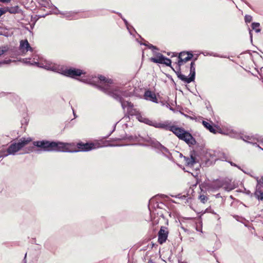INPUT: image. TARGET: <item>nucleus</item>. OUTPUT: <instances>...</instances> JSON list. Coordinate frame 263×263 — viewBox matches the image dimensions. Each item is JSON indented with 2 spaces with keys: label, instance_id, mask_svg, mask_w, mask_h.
I'll return each mask as SVG.
<instances>
[{
  "label": "nucleus",
  "instance_id": "obj_1",
  "mask_svg": "<svg viewBox=\"0 0 263 263\" xmlns=\"http://www.w3.org/2000/svg\"><path fill=\"white\" fill-rule=\"evenodd\" d=\"M87 83L92 85H96L97 83L100 82V87L101 88L107 93L110 96L120 102L122 107L123 109H127V112L130 116H135L136 118L140 122L146 124L148 119L146 117L142 115L141 112L136 108L134 107L133 104L127 101H124L123 97H128L130 96V93L126 91H121L117 88H113L110 85L112 83L111 80H106V78L102 76L99 77H92L91 79H86L81 80Z\"/></svg>",
  "mask_w": 263,
  "mask_h": 263
},
{
  "label": "nucleus",
  "instance_id": "obj_2",
  "mask_svg": "<svg viewBox=\"0 0 263 263\" xmlns=\"http://www.w3.org/2000/svg\"><path fill=\"white\" fill-rule=\"evenodd\" d=\"M36 57V55H34L33 58V60L31 62L30 61V59H25L24 60V61L26 63H29L31 65H36L39 67L57 72L64 76L71 78H74L77 76H80L81 75L85 73L83 70L79 69L69 68L63 70L59 65H56L46 60L38 62L35 61L37 60Z\"/></svg>",
  "mask_w": 263,
  "mask_h": 263
},
{
  "label": "nucleus",
  "instance_id": "obj_3",
  "mask_svg": "<svg viewBox=\"0 0 263 263\" xmlns=\"http://www.w3.org/2000/svg\"><path fill=\"white\" fill-rule=\"evenodd\" d=\"M33 144L34 146L40 148V149L43 151H56L62 152H73L71 148L72 145L68 143L50 142L47 140H42L34 141Z\"/></svg>",
  "mask_w": 263,
  "mask_h": 263
},
{
  "label": "nucleus",
  "instance_id": "obj_4",
  "mask_svg": "<svg viewBox=\"0 0 263 263\" xmlns=\"http://www.w3.org/2000/svg\"><path fill=\"white\" fill-rule=\"evenodd\" d=\"M193 54L192 53H190L188 52H181L179 54L178 57V60L177 63V65L179 67H180L181 65L183 64L184 63L189 61L193 58ZM190 77L189 78L187 77L184 74H182L180 71V68H179V70L177 72H176L177 77L182 81L186 83H190L191 82L193 81L195 78V62H192L190 64Z\"/></svg>",
  "mask_w": 263,
  "mask_h": 263
},
{
  "label": "nucleus",
  "instance_id": "obj_5",
  "mask_svg": "<svg viewBox=\"0 0 263 263\" xmlns=\"http://www.w3.org/2000/svg\"><path fill=\"white\" fill-rule=\"evenodd\" d=\"M170 131L172 132L180 139L184 141L187 144H194L196 142L192 135L181 127L172 125Z\"/></svg>",
  "mask_w": 263,
  "mask_h": 263
},
{
  "label": "nucleus",
  "instance_id": "obj_6",
  "mask_svg": "<svg viewBox=\"0 0 263 263\" xmlns=\"http://www.w3.org/2000/svg\"><path fill=\"white\" fill-rule=\"evenodd\" d=\"M32 139L30 137L24 138L23 137L21 138L17 142H15L12 143L8 148V152L9 154L10 155H14L26 146L28 144H29Z\"/></svg>",
  "mask_w": 263,
  "mask_h": 263
},
{
  "label": "nucleus",
  "instance_id": "obj_7",
  "mask_svg": "<svg viewBox=\"0 0 263 263\" xmlns=\"http://www.w3.org/2000/svg\"><path fill=\"white\" fill-rule=\"evenodd\" d=\"M72 145L71 147V148L73 151L72 152H78L79 151H89L92 149L98 148L99 147H102L101 145L99 143H84L82 142H80L77 143V147L78 149H76L74 147V143H70Z\"/></svg>",
  "mask_w": 263,
  "mask_h": 263
},
{
  "label": "nucleus",
  "instance_id": "obj_8",
  "mask_svg": "<svg viewBox=\"0 0 263 263\" xmlns=\"http://www.w3.org/2000/svg\"><path fill=\"white\" fill-rule=\"evenodd\" d=\"M146 124L150 126H154L156 128L164 129L165 130H171L172 124L168 121H164L163 122H157L155 121H153L148 118L146 121Z\"/></svg>",
  "mask_w": 263,
  "mask_h": 263
},
{
  "label": "nucleus",
  "instance_id": "obj_9",
  "mask_svg": "<svg viewBox=\"0 0 263 263\" xmlns=\"http://www.w3.org/2000/svg\"><path fill=\"white\" fill-rule=\"evenodd\" d=\"M150 60L155 63L163 64L167 66L171 65V60L160 53H157L155 57L151 58Z\"/></svg>",
  "mask_w": 263,
  "mask_h": 263
},
{
  "label": "nucleus",
  "instance_id": "obj_10",
  "mask_svg": "<svg viewBox=\"0 0 263 263\" xmlns=\"http://www.w3.org/2000/svg\"><path fill=\"white\" fill-rule=\"evenodd\" d=\"M168 232L165 227H162L158 232V242L160 244L165 242L168 237Z\"/></svg>",
  "mask_w": 263,
  "mask_h": 263
},
{
  "label": "nucleus",
  "instance_id": "obj_11",
  "mask_svg": "<svg viewBox=\"0 0 263 263\" xmlns=\"http://www.w3.org/2000/svg\"><path fill=\"white\" fill-rule=\"evenodd\" d=\"M19 49L22 53V54H25L28 51L33 52V50L27 40H21L20 41Z\"/></svg>",
  "mask_w": 263,
  "mask_h": 263
},
{
  "label": "nucleus",
  "instance_id": "obj_12",
  "mask_svg": "<svg viewBox=\"0 0 263 263\" xmlns=\"http://www.w3.org/2000/svg\"><path fill=\"white\" fill-rule=\"evenodd\" d=\"M225 183L223 181L221 180H216L212 182L209 183L207 184L208 189L212 191H216L219 189L222 186H224Z\"/></svg>",
  "mask_w": 263,
  "mask_h": 263
},
{
  "label": "nucleus",
  "instance_id": "obj_13",
  "mask_svg": "<svg viewBox=\"0 0 263 263\" xmlns=\"http://www.w3.org/2000/svg\"><path fill=\"white\" fill-rule=\"evenodd\" d=\"M144 97L146 100L151 101L153 102H157V99L156 95L151 91H146L144 93Z\"/></svg>",
  "mask_w": 263,
  "mask_h": 263
},
{
  "label": "nucleus",
  "instance_id": "obj_14",
  "mask_svg": "<svg viewBox=\"0 0 263 263\" xmlns=\"http://www.w3.org/2000/svg\"><path fill=\"white\" fill-rule=\"evenodd\" d=\"M213 123L212 121H202V124L204 127L208 129L211 133L215 134L216 133V130L212 125Z\"/></svg>",
  "mask_w": 263,
  "mask_h": 263
},
{
  "label": "nucleus",
  "instance_id": "obj_15",
  "mask_svg": "<svg viewBox=\"0 0 263 263\" xmlns=\"http://www.w3.org/2000/svg\"><path fill=\"white\" fill-rule=\"evenodd\" d=\"M261 180H257V185L256 186V190L255 192V197L259 200H263V192L260 190V183Z\"/></svg>",
  "mask_w": 263,
  "mask_h": 263
},
{
  "label": "nucleus",
  "instance_id": "obj_16",
  "mask_svg": "<svg viewBox=\"0 0 263 263\" xmlns=\"http://www.w3.org/2000/svg\"><path fill=\"white\" fill-rule=\"evenodd\" d=\"M59 13L62 14L63 17L68 19V20H72L77 18V13L74 12H67L66 13H62L59 12Z\"/></svg>",
  "mask_w": 263,
  "mask_h": 263
},
{
  "label": "nucleus",
  "instance_id": "obj_17",
  "mask_svg": "<svg viewBox=\"0 0 263 263\" xmlns=\"http://www.w3.org/2000/svg\"><path fill=\"white\" fill-rule=\"evenodd\" d=\"M185 163L189 166H192L194 163H196L195 158L191 155L190 157H184Z\"/></svg>",
  "mask_w": 263,
  "mask_h": 263
},
{
  "label": "nucleus",
  "instance_id": "obj_18",
  "mask_svg": "<svg viewBox=\"0 0 263 263\" xmlns=\"http://www.w3.org/2000/svg\"><path fill=\"white\" fill-rule=\"evenodd\" d=\"M6 12H9L11 14H15L18 12L19 8L17 6H15L14 7H7L4 8Z\"/></svg>",
  "mask_w": 263,
  "mask_h": 263
},
{
  "label": "nucleus",
  "instance_id": "obj_19",
  "mask_svg": "<svg viewBox=\"0 0 263 263\" xmlns=\"http://www.w3.org/2000/svg\"><path fill=\"white\" fill-rule=\"evenodd\" d=\"M10 155L8 152V148L5 149L4 147L0 148V158L6 157Z\"/></svg>",
  "mask_w": 263,
  "mask_h": 263
},
{
  "label": "nucleus",
  "instance_id": "obj_20",
  "mask_svg": "<svg viewBox=\"0 0 263 263\" xmlns=\"http://www.w3.org/2000/svg\"><path fill=\"white\" fill-rule=\"evenodd\" d=\"M260 24L258 23H253L252 24V28L255 30L256 32L259 33L260 32V29L259 28Z\"/></svg>",
  "mask_w": 263,
  "mask_h": 263
},
{
  "label": "nucleus",
  "instance_id": "obj_21",
  "mask_svg": "<svg viewBox=\"0 0 263 263\" xmlns=\"http://www.w3.org/2000/svg\"><path fill=\"white\" fill-rule=\"evenodd\" d=\"M224 183H225V185L222 186V187H223L225 191H230L234 189L233 186L231 184L227 183L226 181H224Z\"/></svg>",
  "mask_w": 263,
  "mask_h": 263
},
{
  "label": "nucleus",
  "instance_id": "obj_22",
  "mask_svg": "<svg viewBox=\"0 0 263 263\" xmlns=\"http://www.w3.org/2000/svg\"><path fill=\"white\" fill-rule=\"evenodd\" d=\"M199 199L203 203H205L208 200V198L204 195H200L199 197Z\"/></svg>",
  "mask_w": 263,
  "mask_h": 263
},
{
  "label": "nucleus",
  "instance_id": "obj_23",
  "mask_svg": "<svg viewBox=\"0 0 263 263\" xmlns=\"http://www.w3.org/2000/svg\"><path fill=\"white\" fill-rule=\"evenodd\" d=\"M8 50V48L6 47H0V55L3 54Z\"/></svg>",
  "mask_w": 263,
  "mask_h": 263
},
{
  "label": "nucleus",
  "instance_id": "obj_24",
  "mask_svg": "<svg viewBox=\"0 0 263 263\" xmlns=\"http://www.w3.org/2000/svg\"><path fill=\"white\" fill-rule=\"evenodd\" d=\"M245 22L246 23H250L252 20V17L249 15H246L245 17Z\"/></svg>",
  "mask_w": 263,
  "mask_h": 263
},
{
  "label": "nucleus",
  "instance_id": "obj_25",
  "mask_svg": "<svg viewBox=\"0 0 263 263\" xmlns=\"http://www.w3.org/2000/svg\"><path fill=\"white\" fill-rule=\"evenodd\" d=\"M243 140L249 143H252V141H250L251 140V137H250V136H245L244 138H243Z\"/></svg>",
  "mask_w": 263,
  "mask_h": 263
},
{
  "label": "nucleus",
  "instance_id": "obj_26",
  "mask_svg": "<svg viewBox=\"0 0 263 263\" xmlns=\"http://www.w3.org/2000/svg\"><path fill=\"white\" fill-rule=\"evenodd\" d=\"M5 13H6V11H5V9L3 8H0V17H1V16H2Z\"/></svg>",
  "mask_w": 263,
  "mask_h": 263
},
{
  "label": "nucleus",
  "instance_id": "obj_27",
  "mask_svg": "<svg viewBox=\"0 0 263 263\" xmlns=\"http://www.w3.org/2000/svg\"><path fill=\"white\" fill-rule=\"evenodd\" d=\"M160 149L161 151L164 153V152H167V149L166 148H165V147H164L163 146H162L161 145H160Z\"/></svg>",
  "mask_w": 263,
  "mask_h": 263
},
{
  "label": "nucleus",
  "instance_id": "obj_28",
  "mask_svg": "<svg viewBox=\"0 0 263 263\" xmlns=\"http://www.w3.org/2000/svg\"><path fill=\"white\" fill-rule=\"evenodd\" d=\"M144 45H145V46H147L149 48H152L153 49H157V48L155 46H154L153 45H152L151 44L147 45L146 44H144Z\"/></svg>",
  "mask_w": 263,
  "mask_h": 263
},
{
  "label": "nucleus",
  "instance_id": "obj_29",
  "mask_svg": "<svg viewBox=\"0 0 263 263\" xmlns=\"http://www.w3.org/2000/svg\"><path fill=\"white\" fill-rule=\"evenodd\" d=\"M221 159H222V160H224L228 162L229 161L228 157L225 154H223V156L222 157H221Z\"/></svg>",
  "mask_w": 263,
  "mask_h": 263
},
{
  "label": "nucleus",
  "instance_id": "obj_30",
  "mask_svg": "<svg viewBox=\"0 0 263 263\" xmlns=\"http://www.w3.org/2000/svg\"><path fill=\"white\" fill-rule=\"evenodd\" d=\"M122 19L124 21V23H125V25L126 26V27H127V29L129 30V25L128 24L127 21L125 19H124V18H122Z\"/></svg>",
  "mask_w": 263,
  "mask_h": 263
},
{
  "label": "nucleus",
  "instance_id": "obj_31",
  "mask_svg": "<svg viewBox=\"0 0 263 263\" xmlns=\"http://www.w3.org/2000/svg\"><path fill=\"white\" fill-rule=\"evenodd\" d=\"M12 0H0V2L3 3H9Z\"/></svg>",
  "mask_w": 263,
  "mask_h": 263
},
{
  "label": "nucleus",
  "instance_id": "obj_32",
  "mask_svg": "<svg viewBox=\"0 0 263 263\" xmlns=\"http://www.w3.org/2000/svg\"><path fill=\"white\" fill-rule=\"evenodd\" d=\"M230 164L232 165V166H235V167H238V168H240V167L237 165H236V164H235L234 163L231 162V161H228Z\"/></svg>",
  "mask_w": 263,
  "mask_h": 263
},
{
  "label": "nucleus",
  "instance_id": "obj_33",
  "mask_svg": "<svg viewBox=\"0 0 263 263\" xmlns=\"http://www.w3.org/2000/svg\"><path fill=\"white\" fill-rule=\"evenodd\" d=\"M0 34L1 35H5V34L4 32L2 31H0Z\"/></svg>",
  "mask_w": 263,
  "mask_h": 263
},
{
  "label": "nucleus",
  "instance_id": "obj_34",
  "mask_svg": "<svg viewBox=\"0 0 263 263\" xmlns=\"http://www.w3.org/2000/svg\"><path fill=\"white\" fill-rule=\"evenodd\" d=\"M147 263H155L154 261H153L152 260H149Z\"/></svg>",
  "mask_w": 263,
  "mask_h": 263
},
{
  "label": "nucleus",
  "instance_id": "obj_35",
  "mask_svg": "<svg viewBox=\"0 0 263 263\" xmlns=\"http://www.w3.org/2000/svg\"><path fill=\"white\" fill-rule=\"evenodd\" d=\"M196 230H197V231H200V232H202L201 230L200 229H198V228H197V227H196Z\"/></svg>",
  "mask_w": 263,
  "mask_h": 263
},
{
  "label": "nucleus",
  "instance_id": "obj_36",
  "mask_svg": "<svg viewBox=\"0 0 263 263\" xmlns=\"http://www.w3.org/2000/svg\"><path fill=\"white\" fill-rule=\"evenodd\" d=\"M250 36H251V38L252 39V33H251V31H250Z\"/></svg>",
  "mask_w": 263,
  "mask_h": 263
},
{
  "label": "nucleus",
  "instance_id": "obj_37",
  "mask_svg": "<svg viewBox=\"0 0 263 263\" xmlns=\"http://www.w3.org/2000/svg\"><path fill=\"white\" fill-rule=\"evenodd\" d=\"M179 263H186V262H184V261H181V262H179Z\"/></svg>",
  "mask_w": 263,
  "mask_h": 263
},
{
  "label": "nucleus",
  "instance_id": "obj_38",
  "mask_svg": "<svg viewBox=\"0 0 263 263\" xmlns=\"http://www.w3.org/2000/svg\"><path fill=\"white\" fill-rule=\"evenodd\" d=\"M33 147L31 148V149L29 150L30 151H32Z\"/></svg>",
  "mask_w": 263,
  "mask_h": 263
},
{
  "label": "nucleus",
  "instance_id": "obj_39",
  "mask_svg": "<svg viewBox=\"0 0 263 263\" xmlns=\"http://www.w3.org/2000/svg\"><path fill=\"white\" fill-rule=\"evenodd\" d=\"M73 115L75 116V114H74V112L73 110Z\"/></svg>",
  "mask_w": 263,
  "mask_h": 263
},
{
  "label": "nucleus",
  "instance_id": "obj_40",
  "mask_svg": "<svg viewBox=\"0 0 263 263\" xmlns=\"http://www.w3.org/2000/svg\"><path fill=\"white\" fill-rule=\"evenodd\" d=\"M2 64V63H1V62H0V64Z\"/></svg>",
  "mask_w": 263,
  "mask_h": 263
}]
</instances>
